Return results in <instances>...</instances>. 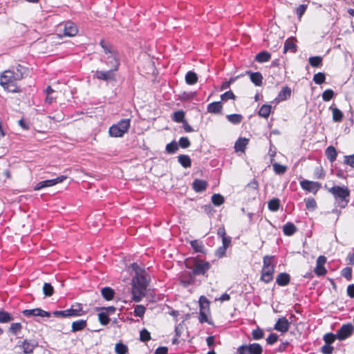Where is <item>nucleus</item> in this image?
I'll return each mask as SVG.
<instances>
[{
	"instance_id": "obj_28",
	"label": "nucleus",
	"mask_w": 354,
	"mask_h": 354,
	"mask_svg": "<svg viewBox=\"0 0 354 354\" xmlns=\"http://www.w3.org/2000/svg\"><path fill=\"white\" fill-rule=\"evenodd\" d=\"M326 155L330 162H333L337 158V151L334 147L329 146L326 150Z\"/></svg>"
},
{
	"instance_id": "obj_64",
	"label": "nucleus",
	"mask_w": 354,
	"mask_h": 354,
	"mask_svg": "<svg viewBox=\"0 0 354 354\" xmlns=\"http://www.w3.org/2000/svg\"><path fill=\"white\" fill-rule=\"evenodd\" d=\"M239 354H250L248 346L243 345L238 348Z\"/></svg>"
},
{
	"instance_id": "obj_3",
	"label": "nucleus",
	"mask_w": 354,
	"mask_h": 354,
	"mask_svg": "<svg viewBox=\"0 0 354 354\" xmlns=\"http://www.w3.org/2000/svg\"><path fill=\"white\" fill-rule=\"evenodd\" d=\"M100 44L103 48L104 53L107 55L106 65L111 68L110 69L117 71L120 66L118 53L113 46L104 40H101Z\"/></svg>"
},
{
	"instance_id": "obj_17",
	"label": "nucleus",
	"mask_w": 354,
	"mask_h": 354,
	"mask_svg": "<svg viewBox=\"0 0 354 354\" xmlns=\"http://www.w3.org/2000/svg\"><path fill=\"white\" fill-rule=\"evenodd\" d=\"M78 30L77 27L72 22L68 21L65 24L64 35L68 37H73L77 35Z\"/></svg>"
},
{
	"instance_id": "obj_44",
	"label": "nucleus",
	"mask_w": 354,
	"mask_h": 354,
	"mask_svg": "<svg viewBox=\"0 0 354 354\" xmlns=\"http://www.w3.org/2000/svg\"><path fill=\"white\" fill-rule=\"evenodd\" d=\"M12 320L11 315L6 311H0V322L8 323Z\"/></svg>"
},
{
	"instance_id": "obj_20",
	"label": "nucleus",
	"mask_w": 354,
	"mask_h": 354,
	"mask_svg": "<svg viewBox=\"0 0 354 354\" xmlns=\"http://www.w3.org/2000/svg\"><path fill=\"white\" fill-rule=\"evenodd\" d=\"M193 189L196 192H201L204 190L206 189L207 188V183L205 180H200V179H196L194 182H193Z\"/></svg>"
},
{
	"instance_id": "obj_43",
	"label": "nucleus",
	"mask_w": 354,
	"mask_h": 354,
	"mask_svg": "<svg viewBox=\"0 0 354 354\" xmlns=\"http://www.w3.org/2000/svg\"><path fill=\"white\" fill-rule=\"evenodd\" d=\"M322 57L319 56L310 57L309 63L313 67H318L322 64Z\"/></svg>"
},
{
	"instance_id": "obj_30",
	"label": "nucleus",
	"mask_w": 354,
	"mask_h": 354,
	"mask_svg": "<svg viewBox=\"0 0 354 354\" xmlns=\"http://www.w3.org/2000/svg\"><path fill=\"white\" fill-rule=\"evenodd\" d=\"M178 162L180 164L185 168H188L191 167V159L187 155H180L178 157Z\"/></svg>"
},
{
	"instance_id": "obj_40",
	"label": "nucleus",
	"mask_w": 354,
	"mask_h": 354,
	"mask_svg": "<svg viewBox=\"0 0 354 354\" xmlns=\"http://www.w3.org/2000/svg\"><path fill=\"white\" fill-rule=\"evenodd\" d=\"M173 120L176 122H184L185 113L183 111H178L174 113Z\"/></svg>"
},
{
	"instance_id": "obj_52",
	"label": "nucleus",
	"mask_w": 354,
	"mask_h": 354,
	"mask_svg": "<svg viewBox=\"0 0 354 354\" xmlns=\"http://www.w3.org/2000/svg\"><path fill=\"white\" fill-rule=\"evenodd\" d=\"M191 143L187 137H182L180 138L178 141V146L183 149L188 148L190 146Z\"/></svg>"
},
{
	"instance_id": "obj_16",
	"label": "nucleus",
	"mask_w": 354,
	"mask_h": 354,
	"mask_svg": "<svg viewBox=\"0 0 354 354\" xmlns=\"http://www.w3.org/2000/svg\"><path fill=\"white\" fill-rule=\"evenodd\" d=\"M290 327V323L286 317L279 318L274 325V329L281 332L286 333Z\"/></svg>"
},
{
	"instance_id": "obj_29",
	"label": "nucleus",
	"mask_w": 354,
	"mask_h": 354,
	"mask_svg": "<svg viewBox=\"0 0 354 354\" xmlns=\"http://www.w3.org/2000/svg\"><path fill=\"white\" fill-rule=\"evenodd\" d=\"M330 109L333 113V120L334 122H340L343 119V113L337 107L330 106Z\"/></svg>"
},
{
	"instance_id": "obj_2",
	"label": "nucleus",
	"mask_w": 354,
	"mask_h": 354,
	"mask_svg": "<svg viewBox=\"0 0 354 354\" xmlns=\"http://www.w3.org/2000/svg\"><path fill=\"white\" fill-rule=\"evenodd\" d=\"M324 188L334 196L339 207L344 208L348 205L349 202L350 190L346 186L341 187L335 185L328 188L326 185H324Z\"/></svg>"
},
{
	"instance_id": "obj_62",
	"label": "nucleus",
	"mask_w": 354,
	"mask_h": 354,
	"mask_svg": "<svg viewBox=\"0 0 354 354\" xmlns=\"http://www.w3.org/2000/svg\"><path fill=\"white\" fill-rule=\"evenodd\" d=\"M226 248H225V247H219L216 250V252H215V254L217 257L218 258H221L223 257H224L225 255V252H226Z\"/></svg>"
},
{
	"instance_id": "obj_53",
	"label": "nucleus",
	"mask_w": 354,
	"mask_h": 354,
	"mask_svg": "<svg viewBox=\"0 0 354 354\" xmlns=\"http://www.w3.org/2000/svg\"><path fill=\"white\" fill-rule=\"evenodd\" d=\"M21 328V324L20 323H13L11 324L9 330L12 334L17 335Z\"/></svg>"
},
{
	"instance_id": "obj_59",
	"label": "nucleus",
	"mask_w": 354,
	"mask_h": 354,
	"mask_svg": "<svg viewBox=\"0 0 354 354\" xmlns=\"http://www.w3.org/2000/svg\"><path fill=\"white\" fill-rule=\"evenodd\" d=\"M278 339V335L274 333H271L266 339V342L268 344H274Z\"/></svg>"
},
{
	"instance_id": "obj_33",
	"label": "nucleus",
	"mask_w": 354,
	"mask_h": 354,
	"mask_svg": "<svg viewBox=\"0 0 354 354\" xmlns=\"http://www.w3.org/2000/svg\"><path fill=\"white\" fill-rule=\"evenodd\" d=\"M291 90L289 87L286 86L282 88L278 95V99L279 100H286L290 97Z\"/></svg>"
},
{
	"instance_id": "obj_49",
	"label": "nucleus",
	"mask_w": 354,
	"mask_h": 354,
	"mask_svg": "<svg viewBox=\"0 0 354 354\" xmlns=\"http://www.w3.org/2000/svg\"><path fill=\"white\" fill-rule=\"evenodd\" d=\"M252 335L254 339L258 340L263 337L264 333L261 328H257L252 330Z\"/></svg>"
},
{
	"instance_id": "obj_26",
	"label": "nucleus",
	"mask_w": 354,
	"mask_h": 354,
	"mask_svg": "<svg viewBox=\"0 0 354 354\" xmlns=\"http://www.w3.org/2000/svg\"><path fill=\"white\" fill-rule=\"evenodd\" d=\"M198 76L196 73L193 71H189L185 75V82L187 84L192 85L197 82Z\"/></svg>"
},
{
	"instance_id": "obj_46",
	"label": "nucleus",
	"mask_w": 354,
	"mask_h": 354,
	"mask_svg": "<svg viewBox=\"0 0 354 354\" xmlns=\"http://www.w3.org/2000/svg\"><path fill=\"white\" fill-rule=\"evenodd\" d=\"M98 319L102 325H106L109 322V315L104 312H102L98 314Z\"/></svg>"
},
{
	"instance_id": "obj_61",
	"label": "nucleus",
	"mask_w": 354,
	"mask_h": 354,
	"mask_svg": "<svg viewBox=\"0 0 354 354\" xmlns=\"http://www.w3.org/2000/svg\"><path fill=\"white\" fill-rule=\"evenodd\" d=\"M236 78L237 77H232L229 81L224 82L221 85V90L227 89L230 86V84L233 83L236 80Z\"/></svg>"
},
{
	"instance_id": "obj_23",
	"label": "nucleus",
	"mask_w": 354,
	"mask_h": 354,
	"mask_svg": "<svg viewBox=\"0 0 354 354\" xmlns=\"http://www.w3.org/2000/svg\"><path fill=\"white\" fill-rule=\"evenodd\" d=\"M248 143V140L246 138H239L234 145V149L236 151L243 152L245 147Z\"/></svg>"
},
{
	"instance_id": "obj_36",
	"label": "nucleus",
	"mask_w": 354,
	"mask_h": 354,
	"mask_svg": "<svg viewBox=\"0 0 354 354\" xmlns=\"http://www.w3.org/2000/svg\"><path fill=\"white\" fill-rule=\"evenodd\" d=\"M279 200L278 198L271 199L268 204V209L272 212H276L279 208Z\"/></svg>"
},
{
	"instance_id": "obj_25",
	"label": "nucleus",
	"mask_w": 354,
	"mask_h": 354,
	"mask_svg": "<svg viewBox=\"0 0 354 354\" xmlns=\"http://www.w3.org/2000/svg\"><path fill=\"white\" fill-rule=\"evenodd\" d=\"M86 326V322L80 319L72 323V331L77 332L83 330Z\"/></svg>"
},
{
	"instance_id": "obj_11",
	"label": "nucleus",
	"mask_w": 354,
	"mask_h": 354,
	"mask_svg": "<svg viewBox=\"0 0 354 354\" xmlns=\"http://www.w3.org/2000/svg\"><path fill=\"white\" fill-rule=\"evenodd\" d=\"M353 330V327L351 324L342 325V327L337 331V339L339 340H344L348 338L352 334Z\"/></svg>"
},
{
	"instance_id": "obj_56",
	"label": "nucleus",
	"mask_w": 354,
	"mask_h": 354,
	"mask_svg": "<svg viewBox=\"0 0 354 354\" xmlns=\"http://www.w3.org/2000/svg\"><path fill=\"white\" fill-rule=\"evenodd\" d=\"M342 275L347 280H351L352 277V269L349 267L344 268L342 271Z\"/></svg>"
},
{
	"instance_id": "obj_48",
	"label": "nucleus",
	"mask_w": 354,
	"mask_h": 354,
	"mask_svg": "<svg viewBox=\"0 0 354 354\" xmlns=\"http://www.w3.org/2000/svg\"><path fill=\"white\" fill-rule=\"evenodd\" d=\"M334 96V91L332 89H327L322 93V99L324 101H330Z\"/></svg>"
},
{
	"instance_id": "obj_12",
	"label": "nucleus",
	"mask_w": 354,
	"mask_h": 354,
	"mask_svg": "<svg viewBox=\"0 0 354 354\" xmlns=\"http://www.w3.org/2000/svg\"><path fill=\"white\" fill-rule=\"evenodd\" d=\"M326 262V257L324 256H319L316 261V267L314 272L317 276H324L326 274L327 271L324 267Z\"/></svg>"
},
{
	"instance_id": "obj_9",
	"label": "nucleus",
	"mask_w": 354,
	"mask_h": 354,
	"mask_svg": "<svg viewBox=\"0 0 354 354\" xmlns=\"http://www.w3.org/2000/svg\"><path fill=\"white\" fill-rule=\"evenodd\" d=\"M94 77L98 80L104 81H115V71L109 69V71H97Z\"/></svg>"
},
{
	"instance_id": "obj_5",
	"label": "nucleus",
	"mask_w": 354,
	"mask_h": 354,
	"mask_svg": "<svg viewBox=\"0 0 354 354\" xmlns=\"http://www.w3.org/2000/svg\"><path fill=\"white\" fill-rule=\"evenodd\" d=\"M272 256H265L263 257V266L261 270V279L266 283H268L273 279L274 272V264Z\"/></svg>"
},
{
	"instance_id": "obj_37",
	"label": "nucleus",
	"mask_w": 354,
	"mask_h": 354,
	"mask_svg": "<svg viewBox=\"0 0 354 354\" xmlns=\"http://www.w3.org/2000/svg\"><path fill=\"white\" fill-rule=\"evenodd\" d=\"M226 118L229 122L235 124H239L243 119V116L240 114H230L227 115Z\"/></svg>"
},
{
	"instance_id": "obj_22",
	"label": "nucleus",
	"mask_w": 354,
	"mask_h": 354,
	"mask_svg": "<svg viewBox=\"0 0 354 354\" xmlns=\"http://www.w3.org/2000/svg\"><path fill=\"white\" fill-rule=\"evenodd\" d=\"M222 108L223 106L220 102H215L208 104L207 111L211 113H219Z\"/></svg>"
},
{
	"instance_id": "obj_47",
	"label": "nucleus",
	"mask_w": 354,
	"mask_h": 354,
	"mask_svg": "<svg viewBox=\"0 0 354 354\" xmlns=\"http://www.w3.org/2000/svg\"><path fill=\"white\" fill-rule=\"evenodd\" d=\"M325 75L323 73H316L313 77V81L317 84H322L325 82Z\"/></svg>"
},
{
	"instance_id": "obj_14",
	"label": "nucleus",
	"mask_w": 354,
	"mask_h": 354,
	"mask_svg": "<svg viewBox=\"0 0 354 354\" xmlns=\"http://www.w3.org/2000/svg\"><path fill=\"white\" fill-rule=\"evenodd\" d=\"M35 347L36 344L35 343L25 339L21 342H18L17 345L15 346V348H19L22 350L23 353L21 354H30L33 352Z\"/></svg>"
},
{
	"instance_id": "obj_57",
	"label": "nucleus",
	"mask_w": 354,
	"mask_h": 354,
	"mask_svg": "<svg viewBox=\"0 0 354 354\" xmlns=\"http://www.w3.org/2000/svg\"><path fill=\"white\" fill-rule=\"evenodd\" d=\"M221 98L223 101H226L230 99H234L235 95L231 91H228L221 95Z\"/></svg>"
},
{
	"instance_id": "obj_51",
	"label": "nucleus",
	"mask_w": 354,
	"mask_h": 354,
	"mask_svg": "<svg viewBox=\"0 0 354 354\" xmlns=\"http://www.w3.org/2000/svg\"><path fill=\"white\" fill-rule=\"evenodd\" d=\"M337 339L336 335H334L333 333H326L324 336V340L326 342V344H330Z\"/></svg>"
},
{
	"instance_id": "obj_32",
	"label": "nucleus",
	"mask_w": 354,
	"mask_h": 354,
	"mask_svg": "<svg viewBox=\"0 0 354 354\" xmlns=\"http://www.w3.org/2000/svg\"><path fill=\"white\" fill-rule=\"evenodd\" d=\"M101 293L103 297L107 301L111 300L114 295V291L109 287L102 288Z\"/></svg>"
},
{
	"instance_id": "obj_42",
	"label": "nucleus",
	"mask_w": 354,
	"mask_h": 354,
	"mask_svg": "<svg viewBox=\"0 0 354 354\" xmlns=\"http://www.w3.org/2000/svg\"><path fill=\"white\" fill-rule=\"evenodd\" d=\"M115 351L117 354H126L128 351L127 346L122 343H117L115 346Z\"/></svg>"
},
{
	"instance_id": "obj_1",
	"label": "nucleus",
	"mask_w": 354,
	"mask_h": 354,
	"mask_svg": "<svg viewBox=\"0 0 354 354\" xmlns=\"http://www.w3.org/2000/svg\"><path fill=\"white\" fill-rule=\"evenodd\" d=\"M27 71L28 69L21 65L5 71L0 76V84L9 92H17L16 82L24 78V75L27 74Z\"/></svg>"
},
{
	"instance_id": "obj_50",
	"label": "nucleus",
	"mask_w": 354,
	"mask_h": 354,
	"mask_svg": "<svg viewBox=\"0 0 354 354\" xmlns=\"http://www.w3.org/2000/svg\"><path fill=\"white\" fill-rule=\"evenodd\" d=\"M273 169L274 172L277 174H283L286 171V167L283 165H281L279 163L273 164Z\"/></svg>"
},
{
	"instance_id": "obj_45",
	"label": "nucleus",
	"mask_w": 354,
	"mask_h": 354,
	"mask_svg": "<svg viewBox=\"0 0 354 354\" xmlns=\"http://www.w3.org/2000/svg\"><path fill=\"white\" fill-rule=\"evenodd\" d=\"M145 313V307L142 305H137L134 308V315L142 317Z\"/></svg>"
},
{
	"instance_id": "obj_38",
	"label": "nucleus",
	"mask_w": 354,
	"mask_h": 354,
	"mask_svg": "<svg viewBox=\"0 0 354 354\" xmlns=\"http://www.w3.org/2000/svg\"><path fill=\"white\" fill-rule=\"evenodd\" d=\"M178 145L176 141H172L166 145V151L168 153H174L178 151Z\"/></svg>"
},
{
	"instance_id": "obj_54",
	"label": "nucleus",
	"mask_w": 354,
	"mask_h": 354,
	"mask_svg": "<svg viewBox=\"0 0 354 354\" xmlns=\"http://www.w3.org/2000/svg\"><path fill=\"white\" fill-rule=\"evenodd\" d=\"M307 7H308L307 5L301 4L297 8L296 13H297V17L299 18V19H300L301 18V17L303 16V15L305 13L306 10L307 9Z\"/></svg>"
},
{
	"instance_id": "obj_4",
	"label": "nucleus",
	"mask_w": 354,
	"mask_h": 354,
	"mask_svg": "<svg viewBox=\"0 0 354 354\" xmlns=\"http://www.w3.org/2000/svg\"><path fill=\"white\" fill-rule=\"evenodd\" d=\"M147 281L143 275H136L132 279V299L136 302L141 301L145 295Z\"/></svg>"
},
{
	"instance_id": "obj_39",
	"label": "nucleus",
	"mask_w": 354,
	"mask_h": 354,
	"mask_svg": "<svg viewBox=\"0 0 354 354\" xmlns=\"http://www.w3.org/2000/svg\"><path fill=\"white\" fill-rule=\"evenodd\" d=\"M212 202L214 205L219 206L224 203V198L219 194H214L212 196Z\"/></svg>"
},
{
	"instance_id": "obj_55",
	"label": "nucleus",
	"mask_w": 354,
	"mask_h": 354,
	"mask_svg": "<svg viewBox=\"0 0 354 354\" xmlns=\"http://www.w3.org/2000/svg\"><path fill=\"white\" fill-rule=\"evenodd\" d=\"M140 340L142 342H147L151 339L150 333L146 329H143L140 331Z\"/></svg>"
},
{
	"instance_id": "obj_34",
	"label": "nucleus",
	"mask_w": 354,
	"mask_h": 354,
	"mask_svg": "<svg viewBox=\"0 0 354 354\" xmlns=\"http://www.w3.org/2000/svg\"><path fill=\"white\" fill-rule=\"evenodd\" d=\"M271 110V105L264 104L260 108L259 111V115L261 117L267 118L270 115Z\"/></svg>"
},
{
	"instance_id": "obj_7",
	"label": "nucleus",
	"mask_w": 354,
	"mask_h": 354,
	"mask_svg": "<svg viewBox=\"0 0 354 354\" xmlns=\"http://www.w3.org/2000/svg\"><path fill=\"white\" fill-rule=\"evenodd\" d=\"M130 119H122L117 124H113L109 130V135L111 137H122L127 133L130 127Z\"/></svg>"
},
{
	"instance_id": "obj_10",
	"label": "nucleus",
	"mask_w": 354,
	"mask_h": 354,
	"mask_svg": "<svg viewBox=\"0 0 354 354\" xmlns=\"http://www.w3.org/2000/svg\"><path fill=\"white\" fill-rule=\"evenodd\" d=\"M302 189L309 192L316 194L321 187V184L318 182L304 180L300 182Z\"/></svg>"
},
{
	"instance_id": "obj_41",
	"label": "nucleus",
	"mask_w": 354,
	"mask_h": 354,
	"mask_svg": "<svg viewBox=\"0 0 354 354\" xmlns=\"http://www.w3.org/2000/svg\"><path fill=\"white\" fill-rule=\"evenodd\" d=\"M54 292L53 287L49 283H44L43 286V293L46 297H50Z\"/></svg>"
},
{
	"instance_id": "obj_15",
	"label": "nucleus",
	"mask_w": 354,
	"mask_h": 354,
	"mask_svg": "<svg viewBox=\"0 0 354 354\" xmlns=\"http://www.w3.org/2000/svg\"><path fill=\"white\" fill-rule=\"evenodd\" d=\"M67 317H78L83 315L82 304H75L71 308L65 310Z\"/></svg>"
},
{
	"instance_id": "obj_27",
	"label": "nucleus",
	"mask_w": 354,
	"mask_h": 354,
	"mask_svg": "<svg viewBox=\"0 0 354 354\" xmlns=\"http://www.w3.org/2000/svg\"><path fill=\"white\" fill-rule=\"evenodd\" d=\"M190 245L192 248L196 252H205V248L203 243L198 240H194L190 241Z\"/></svg>"
},
{
	"instance_id": "obj_21",
	"label": "nucleus",
	"mask_w": 354,
	"mask_h": 354,
	"mask_svg": "<svg viewBox=\"0 0 354 354\" xmlns=\"http://www.w3.org/2000/svg\"><path fill=\"white\" fill-rule=\"evenodd\" d=\"M276 281L279 286H285L290 282V275L286 272L280 273L277 276Z\"/></svg>"
},
{
	"instance_id": "obj_58",
	"label": "nucleus",
	"mask_w": 354,
	"mask_h": 354,
	"mask_svg": "<svg viewBox=\"0 0 354 354\" xmlns=\"http://www.w3.org/2000/svg\"><path fill=\"white\" fill-rule=\"evenodd\" d=\"M344 163L354 168V154L344 156Z\"/></svg>"
},
{
	"instance_id": "obj_35",
	"label": "nucleus",
	"mask_w": 354,
	"mask_h": 354,
	"mask_svg": "<svg viewBox=\"0 0 354 354\" xmlns=\"http://www.w3.org/2000/svg\"><path fill=\"white\" fill-rule=\"evenodd\" d=\"M250 354H261L263 349L259 344L254 343L248 345Z\"/></svg>"
},
{
	"instance_id": "obj_63",
	"label": "nucleus",
	"mask_w": 354,
	"mask_h": 354,
	"mask_svg": "<svg viewBox=\"0 0 354 354\" xmlns=\"http://www.w3.org/2000/svg\"><path fill=\"white\" fill-rule=\"evenodd\" d=\"M333 351V347L330 346V344H325L322 347V352L324 354H331Z\"/></svg>"
},
{
	"instance_id": "obj_31",
	"label": "nucleus",
	"mask_w": 354,
	"mask_h": 354,
	"mask_svg": "<svg viewBox=\"0 0 354 354\" xmlns=\"http://www.w3.org/2000/svg\"><path fill=\"white\" fill-rule=\"evenodd\" d=\"M270 54L267 51H262L256 55V60L258 62L263 63L270 60Z\"/></svg>"
},
{
	"instance_id": "obj_19",
	"label": "nucleus",
	"mask_w": 354,
	"mask_h": 354,
	"mask_svg": "<svg viewBox=\"0 0 354 354\" xmlns=\"http://www.w3.org/2000/svg\"><path fill=\"white\" fill-rule=\"evenodd\" d=\"M247 74L250 75V80L256 86H261L262 84L263 76L259 72L253 73L251 71H247Z\"/></svg>"
},
{
	"instance_id": "obj_8",
	"label": "nucleus",
	"mask_w": 354,
	"mask_h": 354,
	"mask_svg": "<svg viewBox=\"0 0 354 354\" xmlns=\"http://www.w3.org/2000/svg\"><path fill=\"white\" fill-rule=\"evenodd\" d=\"M66 178V176H59L56 178L46 180L38 183L35 186V190H40L45 187H52L58 183H62Z\"/></svg>"
},
{
	"instance_id": "obj_24",
	"label": "nucleus",
	"mask_w": 354,
	"mask_h": 354,
	"mask_svg": "<svg viewBox=\"0 0 354 354\" xmlns=\"http://www.w3.org/2000/svg\"><path fill=\"white\" fill-rule=\"evenodd\" d=\"M297 231L296 226L292 223H287L283 227V232L286 236H292Z\"/></svg>"
},
{
	"instance_id": "obj_18",
	"label": "nucleus",
	"mask_w": 354,
	"mask_h": 354,
	"mask_svg": "<svg viewBox=\"0 0 354 354\" xmlns=\"http://www.w3.org/2000/svg\"><path fill=\"white\" fill-rule=\"evenodd\" d=\"M296 39L295 37L288 38L284 44V53L291 51L295 53L297 51V45L295 44Z\"/></svg>"
},
{
	"instance_id": "obj_13",
	"label": "nucleus",
	"mask_w": 354,
	"mask_h": 354,
	"mask_svg": "<svg viewBox=\"0 0 354 354\" xmlns=\"http://www.w3.org/2000/svg\"><path fill=\"white\" fill-rule=\"evenodd\" d=\"M23 315L26 317H49L50 313L41 308L26 309L23 310Z\"/></svg>"
},
{
	"instance_id": "obj_60",
	"label": "nucleus",
	"mask_w": 354,
	"mask_h": 354,
	"mask_svg": "<svg viewBox=\"0 0 354 354\" xmlns=\"http://www.w3.org/2000/svg\"><path fill=\"white\" fill-rule=\"evenodd\" d=\"M306 208L314 210L316 207V202L313 198H308L306 203Z\"/></svg>"
},
{
	"instance_id": "obj_6",
	"label": "nucleus",
	"mask_w": 354,
	"mask_h": 354,
	"mask_svg": "<svg viewBox=\"0 0 354 354\" xmlns=\"http://www.w3.org/2000/svg\"><path fill=\"white\" fill-rule=\"evenodd\" d=\"M185 263L187 268L192 269L194 275H204L210 268L209 262L198 259L187 260Z\"/></svg>"
}]
</instances>
